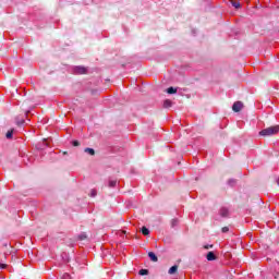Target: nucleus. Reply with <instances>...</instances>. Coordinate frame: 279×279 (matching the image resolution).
Returning a JSON list of instances; mask_svg holds the SVG:
<instances>
[{"label": "nucleus", "instance_id": "cd10ccee", "mask_svg": "<svg viewBox=\"0 0 279 279\" xmlns=\"http://www.w3.org/2000/svg\"><path fill=\"white\" fill-rule=\"evenodd\" d=\"M63 154H64V156H66V151H64Z\"/></svg>", "mask_w": 279, "mask_h": 279}, {"label": "nucleus", "instance_id": "5701e85b", "mask_svg": "<svg viewBox=\"0 0 279 279\" xmlns=\"http://www.w3.org/2000/svg\"><path fill=\"white\" fill-rule=\"evenodd\" d=\"M63 279H71V275H69L68 272H65V274L63 275Z\"/></svg>", "mask_w": 279, "mask_h": 279}, {"label": "nucleus", "instance_id": "a878e982", "mask_svg": "<svg viewBox=\"0 0 279 279\" xmlns=\"http://www.w3.org/2000/svg\"><path fill=\"white\" fill-rule=\"evenodd\" d=\"M44 146L45 147H49V144H47V141L45 140V142H44Z\"/></svg>", "mask_w": 279, "mask_h": 279}, {"label": "nucleus", "instance_id": "dca6fc26", "mask_svg": "<svg viewBox=\"0 0 279 279\" xmlns=\"http://www.w3.org/2000/svg\"><path fill=\"white\" fill-rule=\"evenodd\" d=\"M114 186H117V180L109 181V187L114 189Z\"/></svg>", "mask_w": 279, "mask_h": 279}, {"label": "nucleus", "instance_id": "1a4fd4ad", "mask_svg": "<svg viewBox=\"0 0 279 279\" xmlns=\"http://www.w3.org/2000/svg\"><path fill=\"white\" fill-rule=\"evenodd\" d=\"M173 106V102L169 99H166L163 101V108H171Z\"/></svg>", "mask_w": 279, "mask_h": 279}, {"label": "nucleus", "instance_id": "a211bd4d", "mask_svg": "<svg viewBox=\"0 0 279 279\" xmlns=\"http://www.w3.org/2000/svg\"><path fill=\"white\" fill-rule=\"evenodd\" d=\"M86 239V233L78 234V241H84Z\"/></svg>", "mask_w": 279, "mask_h": 279}, {"label": "nucleus", "instance_id": "f8f14e48", "mask_svg": "<svg viewBox=\"0 0 279 279\" xmlns=\"http://www.w3.org/2000/svg\"><path fill=\"white\" fill-rule=\"evenodd\" d=\"M138 275H140V276H149V270H148V269H141V270L138 271Z\"/></svg>", "mask_w": 279, "mask_h": 279}, {"label": "nucleus", "instance_id": "bb28decb", "mask_svg": "<svg viewBox=\"0 0 279 279\" xmlns=\"http://www.w3.org/2000/svg\"><path fill=\"white\" fill-rule=\"evenodd\" d=\"M37 149H43V147H40V146H37Z\"/></svg>", "mask_w": 279, "mask_h": 279}, {"label": "nucleus", "instance_id": "39448f33", "mask_svg": "<svg viewBox=\"0 0 279 279\" xmlns=\"http://www.w3.org/2000/svg\"><path fill=\"white\" fill-rule=\"evenodd\" d=\"M148 258H149L153 263H158V256H157L156 253H154V252H149V253H148Z\"/></svg>", "mask_w": 279, "mask_h": 279}, {"label": "nucleus", "instance_id": "aec40b11", "mask_svg": "<svg viewBox=\"0 0 279 279\" xmlns=\"http://www.w3.org/2000/svg\"><path fill=\"white\" fill-rule=\"evenodd\" d=\"M73 147H80V142L77 140H74L72 142Z\"/></svg>", "mask_w": 279, "mask_h": 279}, {"label": "nucleus", "instance_id": "ddd939ff", "mask_svg": "<svg viewBox=\"0 0 279 279\" xmlns=\"http://www.w3.org/2000/svg\"><path fill=\"white\" fill-rule=\"evenodd\" d=\"M142 234H144V236H148L149 229L147 227H142Z\"/></svg>", "mask_w": 279, "mask_h": 279}, {"label": "nucleus", "instance_id": "20e7f679", "mask_svg": "<svg viewBox=\"0 0 279 279\" xmlns=\"http://www.w3.org/2000/svg\"><path fill=\"white\" fill-rule=\"evenodd\" d=\"M219 215L220 217L228 218L230 217V209H228V207H221L219 209Z\"/></svg>", "mask_w": 279, "mask_h": 279}, {"label": "nucleus", "instance_id": "b1692460", "mask_svg": "<svg viewBox=\"0 0 279 279\" xmlns=\"http://www.w3.org/2000/svg\"><path fill=\"white\" fill-rule=\"evenodd\" d=\"M5 267H8V265H5V264H0V269H5Z\"/></svg>", "mask_w": 279, "mask_h": 279}, {"label": "nucleus", "instance_id": "f3484780", "mask_svg": "<svg viewBox=\"0 0 279 279\" xmlns=\"http://www.w3.org/2000/svg\"><path fill=\"white\" fill-rule=\"evenodd\" d=\"M228 184H229V186H234V185L236 184V180L230 179V180L228 181Z\"/></svg>", "mask_w": 279, "mask_h": 279}, {"label": "nucleus", "instance_id": "423d86ee", "mask_svg": "<svg viewBox=\"0 0 279 279\" xmlns=\"http://www.w3.org/2000/svg\"><path fill=\"white\" fill-rule=\"evenodd\" d=\"M166 93H168V95H175V93H178V87H173V86L168 87L166 89Z\"/></svg>", "mask_w": 279, "mask_h": 279}, {"label": "nucleus", "instance_id": "2eb2a0df", "mask_svg": "<svg viewBox=\"0 0 279 279\" xmlns=\"http://www.w3.org/2000/svg\"><path fill=\"white\" fill-rule=\"evenodd\" d=\"M178 223H179L178 218L172 219V220H171V228L178 227Z\"/></svg>", "mask_w": 279, "mask_h": 279}, {"label": "nucleus", "instance_id": "7ed1b4c3", "mask_svg": "<svg viewBox=\"0 0 279 279\" xmlns=\"http://www.w3.org/2000/svg\"><path fill=\"white\" fill-rule=\"evenodd\" d=\"M243 109V102L242 101H235L232 106L233 112H241Z\"/></svg>", "mask_w": 279, "mask_h": 279}, {"label": "nucleus", "instance_id": "412c9836", "mask_svg": "<svg viewBox=\"0 0 279 279\" xmlns=\"http://www.w3.org/2000/svg\"><path fill=\"white\" fill-rule=\"evenodd\" d=\"M90 197H97V190H92Z\"/></svg>", "mask_w": 279, "mask_h": 279}, {"label": "nucleus", "instance_id": "f257e3e1", "mask_svg": "<svg viewBox=\"0 0 279 279\" xmlns=\"http://www.w3.org/2000/svg\"><path fill=\"white\" fill-rule=\"evenodd\" d=\"M279 133V125L269 126L259 131V136H276Z\"/></svg>", "mask_w": 279, "mask_h": 279}, {"label": "nucleus", "instance_id": "4468645a", "mask_svg": "<svg viewBox=\"0 0 279 279\" xmlns=\"http://www.w3.org/2000/svg\"><path fill=\"white\" fill-rule=\"evenodd\" d=\"M231 5L235 8V10H239L241 8V2L233 1L231 2Z\"/></svg>", "mask_w": 279, "mask_h": 279}, {"label": "nucleus", "instance_id": "6e6552de", "mask_svg": "<svg viewBox=\"0 0 279 279\" xmlns=\"http://www.w3.org/2000/svg\"><path fill=\"white\" fill-rule=\"evenodd\" d=\"M178 272V265L171 266L170 269L168 270V274L170 276H173V274Z\"/></svg>", "mask_w": 279, "mask_h": 279}, {"label": "nucleus", "instance_id": "f03ea898", "mask_svg": "<svg viewBox=\"0 0 279 279\" xmlns=\"http://www.w3.org/2000/svg\"><path fill=\"white\" fill-rule=\"evenodd\" d=\"M72 73L74 75H86L88 73V69L84 65H76L72 68Z\"/></svg>", "mask_w": 279, "mask_h": 279}, {"label": "nucleus", "instance_id": "0eeeda50", "mask_svg": "<svg viewBox=\"0 0 279 279\" xmlns=\"http://www.w3.org/2000/svg\"><path fill=\"white\" fill-rule=\"evenodd\" d=\"M206 258L207 260H217V255L214 252H208Z\"/></svg>", "mask_w": 279, "mask_h": 279}, {"label": "nucleus", "instance_id": "9b49d317", "mask_svg": "<svg viewBox=\"0 0 279 279\" xmlns=\"http://www.w3.org/2000/svg\"><path fill=\"white\" fill-rule=\"evenodd\" d=\"M13 136H14V130H10V131H8L7 134H5V137H7L8 140H11Z\"/></svg>", "mask_w": 279, "mask_h": 279}, {"label": "nucleus", "instance_id": "6ab92c4d", "mask_svg": "<svg viewBox=\"0 0 279 279\" xmlns=\"http://www.w3.org/2000/svg\"><path fill=\"white\" fill-rule=\"evenodd\" d=\"M16 124L17 125H25V120L22 119V120H16Z\"/></svg>", "mask_w": 279, "mask_h": 279}, {"label": "nucleus", "instance_id": "393cba45", "mask_svg": "<svg viewBox=\"0 0 279 279\" xmlns=\"http://www.w3.org/2000/svg\"><path fill=\"white\" fill-rule=\"evenodd\" d=\"M210 247H213V245H205L204 246L205 250H210Z\"/></svg>", "mask_w": 279, "mask_h": 279}, {"label": "nucleus", "instance_id": "4be33fe9", "mask_svg": "<svg viewBox=\"0 0 279 279\" xmlns=\"http://www.w3.org/2000/svg\"><path fill=\"white\" fill-rule=\"evenodd\" d=\"M221 232H222L223 234H226V232H230V228L223 227V228L221 229Z\"/></svg>", "mask_w": 279, "mask_h": 279}, {"label": "nucleus", "instance_id": "9d476101", "mask_svg": "<svg viewBox=\"0 0 279 279\" xmlns=\"http://www.w3.org/2000/svg\"><path fill=\"white\" fill-rule=\"evenodd\" d=\"M85 154H89V156H95V149L94 148H85L84 149Z\"/></svg>", "mask_w": 279, "mask_h": 279}]
</instances>
